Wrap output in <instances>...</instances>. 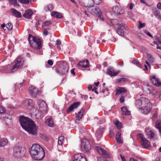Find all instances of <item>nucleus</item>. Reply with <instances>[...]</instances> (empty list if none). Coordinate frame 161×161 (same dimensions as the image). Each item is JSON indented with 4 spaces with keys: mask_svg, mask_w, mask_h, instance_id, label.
<instances>
[{
    "mask_svg": "<svg viewBox=\"0 0 161 161\" xmlns=\"http://www.w3.org/2000/svg\"><path fill=\"white\" fill-rule=\"evenodd\" d=\"M121 93L122 94V95H124V97L127 96V93L124 87H118L116 90L115 95H117Z\"/></svg>",
    "mask_w": 161,
    "mask_h": 161,
    "instance_id": "16",
    "label": "nucleus"
},
{
    "mask_svg": "<svg viewBox=\"0 0 161 161\" xmlns=\"http://www.w3.org/2000/svg\"><path fill=\"white\" fill-rule=\"evenodd\" d=\"M80 104V103L79 102H76L74 103H73L71 104V111L74 109H76L77 108L78 106Z\"/></svg>",
    "mask_w": 161,
    "mask_h": 161,
    "instance_id": "37",
    "label": "nucleus"
},
{
    "mask_svg": "<svg viewBox=\"0 0 161 161\" xmlns=\"http://www.w3.org/2000/svg\"><path fill=\"white\" fill-rule=\"evenodd\" d=\"M46 124L49 127H53L54 126L53 121L51 118H49L45 120Z\"/></svg>",
    "mask_w": 161,
    "mask_h": 161,
    "instance_id": "24",
    "label": "nucleus"
},
{
    "mask_svg": "<svg viewBox=\"0 0 161 161\" xmlns=\"http://www.w3.org/2000/svg\"><path fill=\"white\" fill-rule=\"evenodd\" d=\"M88 10L91 13H95L96 15L101 20L103 21L104 20L103 18L102 15V12L99 8H95L91 9L90 8H89Z\"/></svg>",
    "mask_w": 161,
    "mask_h": 161,
    "instance_id": "10",
    "label": "nucleus"
},
{
    "mask_svg": "<svg viewBox=\"0 0 161 161\" xmlns=\"http://www.w3.org/2000/svg\"><path fill=\"white\" fill-rule=\"evenodd\" d=\"M79 65L83 68H86L88 66V61L87 60H84L80 62Z\"/></svg>",
    "mask_w": 161,
    "mask_h": 161,
    "instance_id": "27",
    "label": "nucleus"
},
{
    "mask_svg": "<svg viewBox=\"0 0 161 161\" xmlns=\"http://www.w3.org/2000/svg\"><path fill=\"white\" fill-rule=\"evenodd\" d=\"M8 141L6 138H3L0 140V147H4L7 145Z\"/></svg>",
    "mask_w": 161,
    "mask_h": 161,
    "instance_id": "29",
    "label": "nucleus"
},
{
    "mask_svg": "<svg viewBox=\"0 0 161 161\" xmlns=\"http://www.w3.org/2000/svg\"><path fill=\"white\" fill-rule=\"evenodd\" d=\"M53 9V6L51 4H49L46 6L44 8V10L46 12H51Z\"/></svg>",
    "mask_w": 161,
    "mask_h": 161,
    "instance_id": "33",
    "label": "nucleus"
},
{
    "mask_svg": "<svg viewBox=\"0 0 161 161\" xmlns=\"http://www.w3.org/2000/svg\"><path fill=\"white\" fill-rule=\"evenodd\" d=\"M95 148L98 153L101 155H106V152L103 148L98 147L95 146Z\"/></svg>",
    "mask_w": 161,
    "mask_h": 161,
    "instance_id": "20",
    "label": "nucleus"
},
{
    "mask_svg": "<svg viewBox=\"0 0 161 161\" xmlns=\"http://www.w3.org/2000/svg\"><path fill=\"white\" fill-rule=\"evenodd\" d=\"M112 10L115 14H119L121 13V8L115 6L112 8Z\"/></svg>",
    "mask_w": 161,
    "mask_h": 161,
    "instance_id": "32",
    "label": "nucleus"
},
{
    "mask_svg": "<svg viewBox=\"0 0 161 161\" xmlns=\"http://www.w3.org/2000/svg\"><path fill=\"white\" fill-rule=\"evenodd\" d=\"M23 84V83H21L19 84L17 83L15 85V91L16 93H18L20 92V88Z\"/></svg>",
    "mask_w": 161,
    "mask_h": 161,
    "instance_id": "35",
    "label": "nucleus"
},
{
    "mask_svg": "<svg viewBox=\"0 0 161 161\" xmlns=\"http://www.w3.org/2000/svg\"><path fill=\"white\" fill-rule=\"evenodd\" d=\"M138 23L139 25L138 26V28L139 29L144 28L145 25V23H142L140 21L138 22Z\"/></svg>",
    "mask_w": 161,
    "mask_h": 161,
    "instance_id": "44",
    "label": "nucleus"
},
{
    "mask_svg": "<svg viewBox=\"0 0 161 161\" xmlns=\"http://www.w3.org/2000/svg\"><path fill=\"white\" fill-rule=\"evenodd\" d=\"M42 110L38 111V113L35 114V116L36 118L39 119L41 118L42 117Z\"/></svg>",
    "mask_w": 161,
    "mask_h": 161,
    "instance_id": "43",
    "label": "nucleus"
},
{
    "mask_svg": "<svg viewBox=\"0 0 161 161\" xmlns=\"http://www.w3.org/2000/svg\"><path fill=\"white\" fill-rule=\"evenodd\" d=\"M97 161H108L102 158H99L97 159Z\"/></svg>",
    "mask_w": 161,
    "mask_h": 161,
    "instance_id": "64",
    "label": "nucleus"
},
{
    "mask_svg": "<svg viewBox=\"0 0 161 161\" xmlns=\"http://www.w3.org/2000/svg\"><path fill=\"white\" fill-rule=\"evenodd\" d=\"M121 132L119 131L116 136V139L118 143L121 144L123 142L121 139Z\"/></svg>",
    "mask_w": 161,
    "mask_h": 161,
    "instance_id": "30",
    "label": "nucleus"
},
{
    "mask_svg": "<svg viewBox=\"0 0 161 161\" xmlns=\"http://www.w3.org/2000/svg\"><path fill=\"white\" fill-rule=\"evenodd\" d=\"M155 127L158 129L159 132L161 133V121H156L155 123Z\"/></svg>",
    "mask_w": 161,
    "mask_h": 161,
    "instance_id": "39",
    "label": "nucleus"
},
{
    "mask_svg": "<svg viewBox=\"0 0 161 161\" xmlns=\"http://www.w3.org/2000/svg\"><path fill=\"white\" fill-rule=\"evenodd\" d=\"M117 33L119 35L123 36L124 34V30L120 29V27H118L117 30Z\"/></svg>",
    "mask_w": 161,
    "mask_h": 161,
    "instance_id": "40",
    "label": "nucleus"
},
{
    "mask_svg": "<svg viewBox=\"0 0 161 161\" xmlns=\"http://www.w3.org/2000/svg\"><path fill=\"white\" fill-rule=\"evenodd\" d=\"M1 28L4 31H6L7 29V28H6V25L4 23H3L1 25Z\"/></svg>",
    "mask_w": 161,
    "mask_h": 161,
    "instance_id": "54",
    "label": "nucleus"
},
{
    "mask_svg": "<svg viewBox=\"0 0 161 161\" xmlns=\"http://www.w3.org/2000/svg\"><path fill=\"white\" fill-rule=\"evenodd\" d=\"M19 2L20 3L24 4H28L29 3V0H18Z\"/></svg>",
    "mask_w": 161,
    "mask_h": 161,
    "instance_id": "51",
    "label": "nucleus"
},
{
    "mask_svg": "<svg viewBox=\"0 0 161 161\" xmlns=\"http://www.w3.org/2000/svg\"><path fill=\"white\" fill-rule=\"evenodd\" d=\"M157 114L155 113V114H154L153 115V120H155L157 118Z\"/></svg>",
    "mask_w": 161,
    "mask_h": 161,
    "instance_id": "60",
    "label": "nucleus"
},
{
    "mask_svg": "<svg viewBox=\"0 0 161 161\" xmlns=\"http://www.w3.org/2000/svg\"><path fill=\"white\" fill-rule=\"evenodd\" d=\"M51 15L52 16H53L54 17H56L57 18H63V15L61 13L56 11L52 12L51 14Z\"/></svg>",
    "mask_w": 161,
    "mask_h": 161,
    "instance_id": "26",
    "label": "nucleus"
},
{
    "mask_svg": "<svg viewBox=\"0 0 161 161\" xmlns=\"http://www.w3.org/2000/svg\"><path fill=\"white\" fill-rule=\"evenodd\" d=\"M118 27H120L121 29L124 30V29L125 30H127L128 29V27L127 25L124 24L122 23L120 25H119L118 26Z\"/></svg>",
    "mask_w": 161,
    "mask_h": 161,
    "instance_id": "42",
    "label": "nucleus"
},
{
    "mask_svg": "<svg viewBox=\"0 0 161 161\" xmlns=\"http://www.w3.org/2000/svg\"><path fill=\"white\" fill-rule=\"evenodd\" d=\"M84 111L82 110H80L77 115L76 118L75 120V122H77V121H79L81 118L83 114Z\"/></svg>",
    "mask_w": 161,
    "mask_h": 161,
    "instance_id": "34",
    "label": "nucleus"
},
{
    "mask_svg": "<svg viewBox=\"0 0 161 161\" xmlns=\"http://www.w3.org/2000/svg\"><path fill=\"white\" fill-rule=\"evenodd\" d=\"M107 73L111 76H116L119 74V72H114L113 69L111 68L108 70Z\"/></svg>",
    "mask_w": 161,
    "mask_h": 161,
    "instance_id": "31",
    "label": "nucleus"
},
{
    "mask_svg": "<svg viewBox=\"0 0 161 161\" xmlns=\"http://www.w3.org/2000/svg\"><path fill=\"white\" fill-rule=\"evenodd\" d=\"M137 137L141 139V144L143 147L145 148H147L150 146V142L146 139L144 136L140 134L138 135Z\"/></svg>",
    "mask_w": 161,
    "mask_h": 161,
    "instance_id": "9",
    "label": "nucleus"
},
{
    "mask_svg": "<svg viewBox=\"0 0 161 161\" xmlns=\"http://www.w3.org/2000/svg\"><path fill=\"white\" fill-rule=\"evenodd\" d=\"M114 132L112 131H110L109 136L110 137L112 138L114 137Z\"/></svg>",
    "mask_w": 161,
    "mask_h": 161,
    "instance_id": "56",
    "label": "nucleus"
},
{
    "mask_svg": "<svg viewBox=\"0 0 161 161\" xmlns=\"http://www.w3.org/2000/svg\"><path fill=\"white\" fill-rule=\"evenodd\" d=\"M24 105L25 107L29 110H32L34 108V103L33 100L31 99H27L24 102Z\"/></svg>",
    "mask_w": 161,
    "mask_h": 161,
    "instance_id": "12",
    "label": "nucleus"
},
{
    "mask_svg": "<svg viewBox=\"0 0 161 161\" xmlns=\"http://www.w3.org/2000/svg\"><path fill=\"white\" fill-rule=\"evenodd\" d=\"M144 32L147 36L151 37H153L152 35L150 34V33L147 30H144Z\"/></svg>",
    "mask_w": 161,
    "mask_h": 161,
    "instance_id": "53",
    "label": "nucleus"
},
{
    "mask_svg": "<svg viewBox=\"0 0 161 161\" xmlns=\"http://www.w3.org/2000/svg\"><path fill=\"white\" fill-rule=\"evenodd\" d=\"M29 92L32 97H36L39 95V91L35 86H29Z\"/></svg>",
    "mask_w": 161,
    "mask_h": 161,
    "instance_id": "11",
    "label": "nucleus"
},
{
    "mask_svg": "<svg viewBox=\"0 0 161 161\" xmlns=\"http://www.w3.org/2000/svg\"><path fill=\"white\" fill-rule=\"evenodd\" d=\"M13 27V25L11 23H9L6 24V28L9 30H11Z\"/></svg>",
    "mask_w": 161,
    "mask_h": 161,
    "instance_id": "47",
    "label": "nucleus"
},
{
    "mask_svg": "<svg viewBox=\"0 0 161 161\" xmlns=\"http://www.w3.org/2000/svg\"><path fill=\"white\" fill-rule=\"evenodd\" d=\"M19 121L21 126L25 130L33 135L36 134L37 127L31 119L21 116Z\"/></svg>",
    "mask_w": 161,
    "mask_h": 161,
    "instance_id": "1",
    "label": "nucleus"
},
{
    "mask_svg": "<svg viewBox=\"0 0 161 161\" xmlns=\"http://www.w3.org/2000/svg\"><path fill=\"white\" fill-rule=\"evenodd\" d=\"M145 132L148 137L150 138L151 139H153L154 138L155 134L152 130L147 129H146Z\"/></svg>",
    "mask_w": 161,
    "mask_h": 161,
    "instance_id": "21",
    "label": "nucleus"
},
{
    "mask_svg": "<svg viewBox=\"0 0 161 161\" xmlns=\"http://www.w3.org/2000/svg\"><path fill=\"white\" fill-rule=\"evenodd\" d=\"M147 58L148 61L151 63L154 62V59L153 56L149 53H147Z\"/></svg>",
    "mask_w": 161,
    "mask_h": 161,
    "instance_id": "36",
    "label": "nucleus"
},
{
    "mask_svg": "<svg viewBox=\"0 0 161 161\" xmlns=\"http://www.w3.org/2000/svg\"><path fill=\"white\" fill-rule=\"evenodd\" d=\"M136 106L139 108L143 114L147 115L149 113L152 108V106L150 100L148 98L142 97L136 101Z\"/></svg>",
    "mask_w": 161,
    "mask_h": 161,
    "instance_id": "2",
    "label": "nucleus"
},
{
    "mask_svg": "<svg viewBox=\"0 0 161 161\" xmlns=\"http://www.w3.org/2000/svg\"><path fill=\"white\" fill-rule=\"evenodd\" d=\"M29 41L31 46L35 49H40L42 47L41 41L38 38L29 34L28 37Z\"/></svg>",
    "mask_w": 161,
    "mask_h": 161,
    "instance_id": "4",
    "label": "nucleus"
},
{
    "mask_svg": "<svg viewBox=\"0 0 161 161\" xmlns=\"http://www.w3.org/2000/svg\"><path fill=\"white\" fill-rule=\"evenodd\" d=\"M102 132L101 130H98L97 131L96 135L97 138H100L102 135Z\"/></svg>",
    "mask_w": 161,
    "mask_h": 161,
    "instance_id": "46",
    "label": "nucleus"
},
{
    "mask_svg": "<svg viewBox=\"0 0 161 161\" xmlns=\"http://www.w3.org/2000/svg\"><path fill=\"white\" fill-rule=\"evenodd\" d=\"M25 152L26 150L24 148L16 146L14 149L13 154L16 157L20 158L24 156Z\"/></svg>",
    "mask_w": 161,
    "mask_h": 161,
    "instance_id": "7",
    "label": "nucleus"
},
{
    "mask_svg": "<svg viewBox=\"0 0 161 161\" xmlns=\"http://www.w3.org/2000/svg\"><path fill=\"white\" fill-rule=\"evenodd\" d=\"M64 139V137L63 136H60L58 137V140L63 141Z\"/></svg>",
    "mask_w": 161,
    "mask_h": 161,
    "instance_id": "62",
    "label": "nucleus"
},
{
    "mask_svg": "<svg viewBox=\"0 0 161 161\" xmlns=\"http://www.w3.org/2000/svg\"><path fill=\"white\" fill-rule=\"evenodd\" d=\"M68 66L67 63L64 61L61 63L56 69V72L60 74H65L68 72Z\"/></svg>",
    "mask_w": 161,
    "mask_h": 161,
    "instance_id": "6",
    "label": "nucleus"
},
{
    "mask_svg": "<svg viewBox=\"0 0 161 161\" xmlns=\"http://www.w3.org/2000/svg\"><path fill=\"white\" fill-rule=\"evenodd\" d=\"M11 10L14 16L18 18H20L21 17V13L20 12L17 11L14 8H12Z\"/></svg>",
    "mask_w": 161,
    "mask_h": 161,
    "instance_id": "25",
    "label": "nucleus"
},
{
    "mask_svg": "<svg viewBox=\"0 0 161 161\" xmlns=\"http://www.w3.org/2000/svg\"><path fill=\"white\" fill-rule=\"evenodd\" d=\"M44 31L43 32V35L46 36L47 35V28L44 29Z\"/></svg>",
    "mask_w": 161,
    "mask_h": 161,
    "instance_id": "57",
    "label": "nucleus"
},
{
    "mask_svg": "<svg viewBox=\"0 0 161 161\" xmlns=\"http://www.w3.org/2000/svg\"><path fill=\"white\" fill-rule=\"evenodd\" d=\"M5 108L3 106L0 105V114L5 113Z\"/></svg>",
    "mask_w": 161,
    "mask_h": 161,
    "instance_id": "50",
    "label": "nucleus"
},
{
    "mask_svg": "<svg viewBox=\"0 0 161 161\" xmlns=\"http://www.w3.org/2000/svg\"><path fill=\"white\" fill-rule=\"evenodd\" d=\"M10 3L12 4H14L15 6L18 4V3L16 0H10Z\"/></svg>",
    "mask_w": 161,
    "mask_h": 161,
    "instance_id": "52",
    "label": "nucleus"
},
{
    "mask_svg": "<svg viewBox=\"0 0 161 161\" xmlns=\"http://www.w3.org/2000/svg\"><path fill=\"white\" fill-rule=\"evenodd\" d=\"M150 79L153 84L154 85L157 86H161V82L160 81L159 79L155 76L153 75L151 76Z\"/></svg>",
    "mask_w": 161,
    "mask_h": 161,
    "instance_id": "15",
    "label": "nucleus"
},
{
    "mask_svg": "<svg viewBox=\"0 0 161 161\" xmlns=\"http://www.w3.org/2000/svg\"><path fill=\"white\" fill-rule=\"evenodd\" d=\"M114 124L116 125L118 129H120L121 127V124L118 120L114 121Z\"/></svg>",
    "mask_w": 161,
    "mask_h": 161,
    "instance_id": "41",
    "label": "nucleus"
},
{
    "mask_svg": "<svg viewBox=\"0 0 161 161\" xmlns=\"http://www.w3.org/2000/svg\"><path fill=\"white\" fill-rule=\"evenodd\" d=\"M132 63L133 64H135L136 66L140 68H141L142 67V65L141 64H140L136 60H134L133 61Z\"/></svg>",
    "mask_w": 161,
    "mask_h": 161,
    "instance_id": "45",
    "label": "nucleus"
},
{
    "mask_svg": "<svg viewBox=\"0 0 161 161\" xmlns=\"http://www.w3.org/2000/svg\"><path fill=\"white\" fill-rule=\"evenodd\" d=\"M56 45H57V48L59 50H60L61 49V47L60 46V45L61 44V42L59 40H57L56 42Z\"/></svg>",
    "mask_w": 161,
    "mask_h": 161,
    "instance_id": "49",
    "label": "nucleus"
},
{
    "mask_svg": "<svg viewBox=\"0 0 161 161\" xmlns=\"http://www.w3.org/2000/svg\"><path fill=\"white\" fill-rule=\"evenodd\" d=\"M3 72L6 73H14L16 72L15 69H13V66L11 65L8 64L3 67Z\"/></svg>",
    "mask_w": 161,
    "mask_h": 161,
    "instance_id": "14",
    "label": "nucleus"
},
{
    "mask_svg": "<svg viewBox=\"0 0 161 161\" xmlns=\"http://www.w3.org/2000/svg\"><path fill=\"white\" fill-rule=\"evenodd\" d=\"M47 63L50 65L51 66L53 64V62L51 60H48Z\"/></svg>",
    "mask_w": 161,
    "mask_h": 161,
    "instance_id": "59",
    "label": "nucleus"
},
{
    "mask_svg": "<svg viewBox=\"0 0 161 161\" xmlns=\"http://www.w3.org/2000/svg\"><path fill=\"white\" fill-rule=\"evenodd\" d=\"M51 24V21H47L44 22L42 25V27L43 29H48L49 26Z\"/></svg>",
    "mask_w": 161,
    "mask_h": 161,
    "instance_id": "38",
    "label": "nucleus"
},
{
    "mask_svg": "<svg viewBox=\"0 0 161 161\" xmlns=\"http://www.w3.org/2000/svg\"><path fill=\"white\" fill-rule=\"evenodd\" d=\"M88 3L86 5L87 7L88 8H91L94 6V3L97 5L99 4L101 2V0H89Z\"/></svg>",
    "mask_w": 161,
    "mask_h": 161,
    "instance_id": "18",
    "label": "nucleus"
},
{
    "mask_svg": "<svg viewBox=\"0 0 161 161\" xmlns=\"http://www.w3.org/2000/svg\"><path fill=\"white\" fill-rule=\"evenodd\" d=\"M152 10L154 15L159 20H161V16L160 14L157 9L156 8H153Z\"/></svg>",
    "mask_w": 161,
    "mask_h": 161,
    "instance_id": "23",
    "label": "nucleus"
},
{
    "mask_svg": "<svg viewBox=\"0 0 161 161\" xmlns=\"http://www.w3.org/2000/svg\"><path fill=\"white\" fill-rule=\"evenodd\" d=\"M145 91L147 93L152 94L154 95L156 92L153 88L151 86L147 85L145 88Z\"/></svg>",
    "mask_w": 161,
    "mask_h": 161,
    "instance_id": "17",
    "label": "nucleus"
},
{
    "mask_svg": "<svg viewBox=\"0 0 161 161\" xmlns=\"http://www.w3.org/2000/svg\"><path fill=\"white\" fill-rule=\"evenodd\" d=\"M157 8L160 9H161V3H159L157 4Z\"/></svg>",
    "mask_w": 161,
    "mask_h": 161,
    "instance_id": "61",
    "label": "nucleus"
},
{
    "mask_svg": "<svg viewBox=\"0 0 161 161\" xmlns=\"http://www.w3.org/2000/svg\"><path fill=\"white\" fill-rule=\"evenodd\" d=\"M33 14L32 11L29 9H27L23 15L24 17L29 19H31Z\"/></svg>",
    "mask_w": 161,
    "mask_h": 161,
    "instance_id": "19",
    "label": "nucleus"
},
{
    "mask_svg": "<svg viewBox=\"0 0 161 161\" xmlns=\"http://www.w3.org/2000/svg\"><path fill=\"white\" fill-rule=\"evenodd\" d=\"M91 149V146L89 142L86 139H82L81 140V149L85 152H89Z\"/></svg>",
    "mask_w": 161,
    "mask_h": 161,
    "instance_id": "8",
    "label": "nucleus"
},
{
    "mask_svg": "<svg viewBox=\"0 0 161 161\" xmlns=\"http://www.w3.org/2000/svg\"><path fill=\"white\" fill-rule=\"evenodd\" d=\"M72 161H86L83 154L78 153L74 155Z\"/></svg>",
    "mask_w": 161,
    "mask_h": 161,
    "instance_id": "13",
    "label": "nucleus"
},
{
    "mask_svg": "<svg viewBox=\"0 0 161 161\" xmlns=\"http://www.w3.org/2000/svg\"><path fill=\"white\" fill-rule=\"evenodd\" d=\"M29 152L31 155L35 160H42L45 156L43 149L37 144H33L30 148Z\"/></svg>",
    "mask_w": 161,
    "mask_h": 161,
    "instance_id": "3",
    "label": "nucleus"
},
{
    "mask_svg": "<svg viewBox=\"0 0 161 161\" xmlns=\"http://www.w3.org/2000/svg\"><path fill=\"white\" fill-rule=\"evenodd\" d=\"M122 114L123 115H129L130 114V112L128 110L126 107H123L121 108Z\"/></svg>",
    "mask_w": 161,
    "mask_h": 161,
    "instance_id": "28",
    "label": "nucleus"
},
{
    "mask_svg": "<svg viewBox=\"0 0 161 161\" xmlns=\"http://www.w3.org/2000/svg\"><path fill=\"white\" fill-rule=\"evenodd\" d=\"M25 64L24 58L21 56L17 57L14 61V64L13 66V69H15V71L17 70L23 68Z\"/></svg>",
    "mask_w": 161,
    "mask_h": 161,
    "instance_id": "5",
    "label": "nucleus"
},
{
    "mask_svg": "<svg viewBox=\"0 0 161 161\" xmlns=\"http://www.w3.org/2000/svg\"><path fill=\"white\" fill-rule=\"evenodd\" d=\"M124 95H122L121 97L120 98L119 100L120 102L122 103L124 101Z\"/></svg>",
    "mask_w": 161,
    "mask_h": 161,
    "instance_id": "55",
    "label": "nucleus"
},
{
    "mask_svg": "<svg viewBox=\"0 0 161 161\" xmlns=\"http://www.w3.org/2000/svg\"><path fill=\"white\" fill-rule=\"evenodd\" d=\"M127 79L125 78H119L116 80V82L117 83H119L120 82L123 81H127Z\"/></svg>",
    "mask_w": 161,
    "mask_h": 161,
    "instance_id": "48",
    "label": "nucleus"
},
{
    "mask_svg": "<svg viewBox=\"0 0 161 161\" xmlns=\"http://www.w3.org/2000/svg\"><path fill=\"white\" fill-rule=\"evenodd\" d=\"M38 103L39 107L40 109H41V110L42 108H43V110L46 108V104L43 100H39L38 101Z\"/></svg>",
    "mask_w": 161,
    "mask_h": 161,
    "instance_id": "22",
    "label": "nucleus"
},
{
    "mask_svg": "<svg viewBox=\"0 0 161 161\" xmlns=\"http://www.w3.org/2000/svg\"><path fill=\"white\" fill-rule=\"evenodd\" d=\"M120 156L121 159L122 161H126L125 158L124 156L120 154Z\"/></svg>",
    "mask_w": 161,
    "mask_h": 161,
    "instance_id": "63",
    "label": "nucleus"
},
{
    "mask_svg": "<svg viewBox=\"0 0 161 161\" xmlns=\"http://www.w3.org/2000/svg\"><path fill=\"white\" fill-rule=\"evenodd\" d=\"M134 6V4L132 3H130L129 4V8L130 9H132Z\"/></svg>",
    "mask_w": 161,
    "mask_h": 161,
    "instance_id": "58",
    "label": "nucleus"
}]
</instances>
